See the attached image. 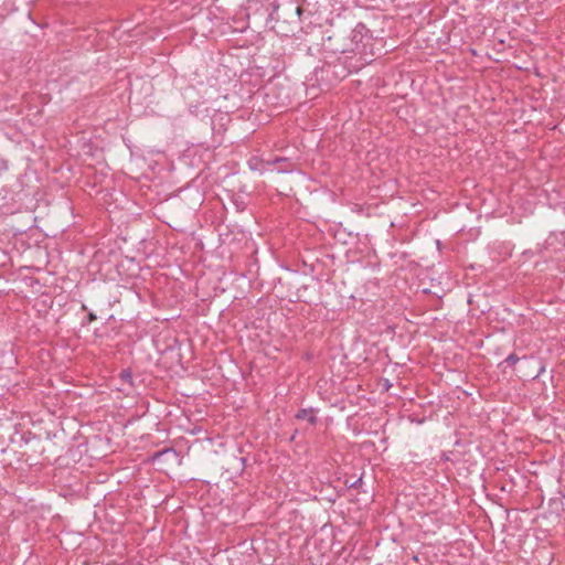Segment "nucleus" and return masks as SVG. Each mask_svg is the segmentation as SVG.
Wrapping results in <instances>:
<instances>
[{
    "label": "nucleus",
    "instance_id": "nucleus-1",
    "mask_svg": "<svg viewBox=\"0 0 565 565\" xmlns=\"http://www.w3.org/2000/svg\"><path fill=\"white\" fill-rule=\"evenodd\" d=\"M361 40H362V33L358 30H353L350 46L342 47L341 50H338V51L341 53H348V52L355 53L359 51V43L361 42Z\"/></svg>",
    "mask_w": 565,
    "mask_h": 565
},
{
    "label": "nucleus",
    "instance_id": "nucleus-2",
    "mask_svg": "<svg viewBox=\"0 0 565 565\" xmlns=\"http://www.w3.org/2000/svg\"><path fill=\"white\" fill-rule=\"evenodd\" d=\"M296 418L306 419L310 425H316L318 420L312 408L299 409L298 413L296 414Z\"/></svg>",
    "mask_w": 565,
    "mask_h": 565
},
{
    "label": "nucleus",
    "instance_id": "nucleus-3",
    "mask_svg": "<svg viewBox=\"0 0 565 565\" xmlns=\"http://www.w3.org/2000/svg\"><path fill=\"white\" fill-rule=\"evenodd\" d=\"M268 164L282 163L284 166L278 170L279 172H288L292 170V163L287 158L276 157L271 161H267Z\"/></svg>",
    "mask_w": 565,
    "mask_h": 565
},
{
    "label": "nucleus",
    "instance_id": "nucleus-4",
    "mask_svg": "<svg viewBox=\"0 0 565 565\" xmlns=\"http://www.w3.org/2000/svg\"><path fill=\"white\" fill-rule=\"evenodd\" d=\"M520 358L515 353L509 354L503 363H507L509 365H515L519 362Z\"/></svg>",
    "mask_w": 565,
    "mask_h": 565
},
{
    "label": "nucleus",
    "instance_id": "nucleus-5",
    "mask_svg": "<svg viewBox=\"0 0 565 565\" xmlns=\"http://www.w3.org/2000/svg\"><path fill=\"white\" fill-rule=\"evenodd\" d=\"M361 483H362V478H359L350 484V488H358Z\"/></svg>",
    "mask_w": 565,
    "mask_h": 565
},
{
    "label": "nucleus",
    "instance_id": "nucleus-6",
    "mask_svg": "<svg viewBox=\"0 0 565 565\" xmlns=\"http://www.w3.org/2000/svg\"><path fill=\"white\" fill-rule=\"evenodd\" d=\"M121 377H122L124 380H126V379H130V377H131L130 372H129V371H126V370H125V371H122V372H121Z\"/></svg>",
    "mask_w": 565,
    "mask_h": 565
},
{
    "label": "nucleus",
    "instance_id": "nucleus-7",
    "mask_svg": "<svg viewBox=\"0 0 565 565\" xmlns=\"http://www.w3.org/2000/svg\"><path fill=\"white\" fill-rule=\"evenodd\" d=\"M87 320H88V322H92V321L96 320L95 313L89 312L88 316H87Z\"/></svg>",
    "mask_w": 565,
    "mask_h": 565
}]
</instances>
